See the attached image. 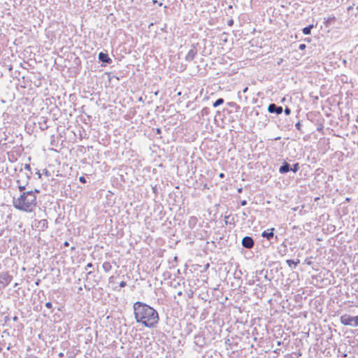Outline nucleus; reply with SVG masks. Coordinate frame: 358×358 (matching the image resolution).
<instances>
[{
	"mask_svg": "<svg viewBox=\"0 0 358 358\" xmlns=\"http://www.w3.org/2000/svg\"><path fill=\"white\" fill-rule=\"evenodd\" d=\"M134 317L137 323L148 328L156 327L159 320L158 312L150 306L141 301L133 305Z\"/></svg>",
	"mask_w": 358,
	"mask_h": 358,
	"instance_id": "nucleus-1",
	"label": "nucleus"
},
{
	"mask_svg": "<svg viewBox=\"0 0 358 358\" xmlns=\"http://www.w3.org/2000/svg\"><path fill=\"white\" fill-rule=\"evenodd\" d=\"M13 204L19 210L31 213L37 205L36 195L32 190L22 192L17 197H13Z\"/></svg>",
	"mask_w": 358,
	"mask_h": 358,
	"instance_id": "nucleus-2",
	"label": "nucleus"
},
{
	"mask_svg": "<svg viewBox=\"0 0 358 358\" xmlns=\"http://www.w3.org/2000/svg\"><path fill=\"white\" fill-rule=\"evenodd\" d=\"M340 321L343 325L355 327L358 326V315L352 317L348 314H344L341 316Z\"/></svg>",
	"mask_w": 358,
	"mask_h": 358,
	"instance_id": "nucleus-3",
	"label": "nucleus"
},
{
	"mask_svg": "<svg viewBox=\"0 0 358 358\" xmlns=\"http://www.w3.org/2000/svg\"><path fill=\"white\" fill-rule=\"evenodd\" d=\"M31 174H32V172L27 173V172L24 171L22 170V169H21L20 170L19 173L17 174V178L16 182L17 183V185H27L29 184Z\"/></svg>",
	"mask_w": 358,
	"mask_h": 358,
	"instance_id": "nucleus-4",
	"label": "nucleus"
},
{
	"mask_svg": "<svg viewBox=\"0 0 358 358\" xmlns=\"http://www.w3.org/2000/svg\"><path fill=\"white\" fill-rule=\"evenodd\" d=\"M322 272L319 275L315 274V280H316L315 286L322 287L327 285L330 283V279L328 277H325L326 275H329V272L326 270L324 271L323 277L321 276Z\"/></svg>",
	"mask_w": 358,
	"mask_h": 358,
	"instance_id": "nucleus-5",
	"label": "nucleus"
},
{
	"mask_svg": "<svg viewBox=\"0 0 358 358\" xmlns=\"http://www.w3.org/2000/svg\"><path fill=\"white\" fill-rule=\"evenodd\" d=\"M13 280V276L8 272L0 273V289L5 288Z\"/></svg>",
	"mask_w": 358,
	"mask_h": 358,
	"instance_id": "nucleus-6",
	"label": "nucleus"
},
{
	"mask_svg": "<svg viewBox=\"0 0 358 358\" xmlns=\"http://www.w3.org/2000/svg\"><path fill=\"white\" fill-rule=\"evenodd\" d=\"M242 245L247 249H251L255 245V241L251 236H246L242 239Z\"/></svg>",
	"mask_w": 358,
	"mask_h": 358,
	"instance_id": "nucleus-7",
	"label": "nucleus"
},
{
	"mask_svg": "<svg viewBox=\"0 0 358 358\" xmlns=\"http://www.w3.org/2000/svg\"><path fill=\"white\" fill-rule=\"evenodd\" d=\"M268 111L270 113L281 114L282 112V107L278 106L275 103H271L268 106Z\"/></svg>",
	"mask_w": 358,
	"mask_h": 358,
	"instance_id": "nucleus-8",
	"label": "nucleus"
},
{
	"mask_svg": "<svg viewBox=\"0 0 358 358\" xmlns=\"http://www.w3.org/2000/svg\"><path fill=\"white\" fill-rule=\"evenodd\" d=\"M197 54V50H196L194 45H192V48L188 51L187 54L185 56V61L191 62L192 61L195 56Z\"/></svg>",
	"mask_w": 358,
	"mask_h": 358,
	"instance_id": "nucleus-9",
	"label": "nucleus"
},
{
	"mask_svg": "<svg viewBox=\"0 0 358 358\" xmlns=\"http://www.w3.org/2000/svg\"><path fill=\"white\" fill-rule=\"evenodd\" d=\"M99 60L103 63L110 64L112 63V59L109 57L107 53H104L103 52H99L98 55Z\"/></svg>",
	"mask_w": 358,
	"mask_h": 358,
	"instance_id": "nucleus-10",
	"label": "nucleus"
},
{
	"mask_svg": "<svg viewBox=\"0 0 358 358\" xmlns=\"http://www.w3.org/2000/svg\"><path fill=\"white\" fill-rule=\"evenodd\" d=\"M289 171H291V166L289 163L286 162H285L279 169V172L280 173H286Z\"/></svg>",
	"mask_w": 358,
	"mask_h": 358,
	"instance_id": "nucleus-11",
	"label": "nucleus"
},
{
	"mask_svg": "<svg viewBox=\"0 0 358 358\" xmlns=\"http://www.w3.org/2000/svg\"><path fill=\"white\" fill-rule=\"evenodd\" d=\"M273 231H274V228H271V229L264 231L262 232V236L267 238L268 240H270L271 238L273 237Z\"/></svg>",
	"mask_w": 358,
	"mask_h": 358,
	"instance_id": "nucleus-12",
	"label": "nucleus"
},
{
	"mask_svg": "<svg viewBox=\"0 0 358 358\" xmlns=\"http://www.w3.org/2000/svg\"><path fill=\"white\" fill-rule=\"evenodd\" d=\"M38 227H40L42 230H44L48 228V221L47 220H41L38 222Z\"/></svg>",
	"mask_w": 358,
	"mask_h": 358,
	"instance_id": "nucleus-13",
	"label": "nucleus"
},
{
	"mask_svg": "<svg viewBox=\"0 0 358 358\" xmlns=\"http://www.w3.org/2000/svg\"><path fill=\"white\" fill-rule=\"evenodd\" d=\"M286 263L292 269V268H294L296 266V265L299 263V260L297 259L296 262H294L292 259H287L286 261Z\"/></svg>",
	"mask_w": 358,
	"mask_h": 358,
	"instance_id": "nucleus-14",
	"label": "nucleus"
},
{
	"mask_svg": "<svg viewBox=\"0 0 358 358\" xmlns=\"http://www.w3.org/2000/svg\"><path fill=\"white\" fill-rule=\"evenodd\" d=\"M102 268L105 272H108L112 269V265L108 262H105L103 265Z\"/></svg>",
	"mask_w": 358,
	"mask_h": 358,
	"instance_id": "nucleus-15",
	"label": "nucleus"
},
{
	"mask_svg": "<svg viewBox=\"0 0 358 358\" xmlns=\"http://www.w3.org/2000/svg\"><path fill=\"white\" fill-rule=\"evenodd\" d=\"M313 28V24H310V25H308V27H304V28L303 29V33L304 34H306V35H307V34H310V32H311V29H312Z\"/></svg>",
	"mask_w": 358,
	"mask_h": 358,
	"instance_id": "nucleus-16",
	"label": "nucleus"
},
{
	"mask_svg": "<svg viewBox=\"0 0 358 358\" xmlns=\"http://www.w3.org/2000/svg\"><path fill=\"white\" fill-rule=\"evenodd\" d=\"M224 101L222 98H219L213 103V106L214 108L218 107L219 106L222 105L224 103Z\"/></svg>",
	"mask_w": 358,
	"mask_h": 358,
	"instance_id": "nucleus-17",
	"label": "nucleus"
},
{
	"mask_svg": "<svg viewBox=\"0 0 358 358\" xmlns=\"http://www.w3.org/2000/svg\"><path fill=\"white\" fill-rule=\"evenodd\" d=\"M27 186V185H18V189H19L20 192L21 193H22V192H26L25 189H26Z\"/></svg>",
	"mask_w": 358,
	"mask_h": 358,
	"instance_id": "nucleus-18",
	"label": "nucleus"
},
{
	"mask_svg": "<svg viewBox=\"0 0 358 358\" xmlns=\"http://www.w3.org/2000/svg\"><path fill=\"white\" fill-rule=\"evenodd\" d=\"M24 170H26L27 173H30L31 172V167H30V164H24Z\"/></svg>",
	"mask_w": 358,
	"mask_h": 358,
	"instance_id": "nucleus-19",
	"label": "nucleus"
},
{
	"mask_svg": "<svg viewBox=\"0 0 358 358\" xmlns=\"http://www.w3.org/2000/svg\"><path fill=\"white\" fill-rule=\"evenodd\" d=\"M299 169V164H295L294 165V167L293 168H291V171H292L294 173H296Z\"/></svg>",
	"mask_w": 358,
	"mask_h": 358,
	"instance_id": "nucleus-20",
	"label": "nucleus"
},
{
	"mask_svg": "<svg viewBox=\"0 0 358 358\" xmlns=\"http://www.w3.org/2000/svg\"><path fill=\"white\" fill-rule=\"evenodd\" d=\"M45 306L48 309H51L52 307V303L50 301L47 302Z\"/></svg>",
	"mask_w": 358,
	"mask_h": 358,
	"instance_id": "nucleus-21",
	"label": "nucleus"
},
{
	"mask_svg": "<svg viewBox=\"0 0 358 358\" xmlns=\"http://www.w3.org/2000/svg\"><path fill=\"white\" fill-rule=\"evenodd\" d=\"M285 113L287 115H289L291 113V109L288 107H286L285 109Z\"/></svg>",
	"mask_w": 358,
	"mask_h": 358,
	"instance_id": "nucleus-22",
	"label": "nucleus"
},
{
	"mask_svg": "<svg viewBox=\"0 0 358 358\" xmlns=\"http://www.w3.org/2000/svg\"><path fill=\"white\" fill-rule=\"evenodd\" d=\"M79 181L81 182V183H85L86 182V179L84 176H80L79 178Z\"/></svg>",
	"mask_w": 358,
	"mask_h": 358,
	"instance_id": "nucleus-23",
	"label": "nucleus"
},
{
	"mask_svg": "<svg viewBox=\"0 0 358 358\" xmlns=\"http://www.w3.org/2000/svg\"><path fill=\"white\" fill-rule=\"evenodd\" d=\"M126 285H127V283H126V282H125V281H122V282H120V287H124Z\"/></svg>",
	"mask_w": 358,
	"mask_h": 358,
	"instance_id": "nucleus-24",
	"label": "nucleus"
},
{
	"mask_svg": "<svg viewBox=\"0 0 358 358\" xmlns=\"http://www.w3.org/2000/svg\"><path fill=\"white\" fill-rule=\"evenodd\" d=\"M306 45L305 44H300L299 46V48L301 50H304L306 48Z\"/></svg>",
	"mask_w": 358,
	"mask_h": 358,
	"instance_id": "nucleus-25",
	"label": "nucleus"
},
{
	"mask_svg": "<svg viewBox=\"0 0 358 358\" xmlns=\"http://www.w3.org/2000/svg\"><path fill=\"white\" fill-rule=\"evenodd\" d=\"M93 267V264L92 263H88L85 267V270H87V268H90Z\"/></svg>",
	"mask_w": 358,
	"mask_h": 358,
	"instance_id": "nucleus-26",
	"label": "nucleus"
},
{
	"mask_svg": "<svg viewBox=\"0 0 358 358\" xmlns=\"http://www.w3.org/2000/svg\"><path fill=\"white\" fill-rule=\"evenodd\" d=\"M247 204V201L246 200H243L241 202V205L242 206H245Z\"/></svg>",
	"mask_w": 358,
	"mask_h": 358,
	"instance_id": "nucleus-27",
	"label": "nucleus"
},
{
	"mask_svg": "<svg viewBox=\"0 0 358 358\" xmlns=\"http://www.w3.org/2000/svg\"><path fill=\"white\" fill-rule=\"evenodd\" d=\"M36 174L38 175V178H41V173H40L39 170H37V171L36 172Z\"/></svg>",
	"mask_w": 358,
	"mask_h": 358,
	"instance_id": "nucleus-28",
	"label": "nucleus"
},
{
	"mask_svg": "<svg viewBox=\"0 0 358 358\" xmlns=\"http://www.w3.org/2000/svg\"><path fill=\"white\" fill-rule=\"evenodd\" d=\"M248 90V87H245L243 90V93H246Z\"/></svg>",
	"mask_w": 358,
	"mask_h": 358,
	"instance_id": "nucleus-29",
	"label": "nucleus"
},
{
	"mask_svg": "<svg viewBox=\"0 0 358 358\" xmlns=\"http://www.w3.org/2000/svg\"><path fill=\"white\" fill-rule=\"evenodd\" d=\"M233 23H234L233 20H229V21L228 22V24H229V26L232 25V24H233Z\"/></svg>",
	"mask_w": 358,
	"mask_h": 358,
	"instance_id": "nucleus-30",
	"label": "nucleus"
},
{
	"mask_svg": "<svg viewBox=\"0 0 358 358\" xmlns=\"http://www.w3.org/2000/svg\"><path fill=\"white\" fill-rule=\"evenodd\" d=\"M32 191L34 192V195H36V193H39V190L37 189L32 190Z\"/></svg>",
	"mask_w": 358,
	"mask_h": 358,
	"instance_id": "nucleus-31",
	"label": "nucleus"
},
{
	"mask_svg": "<svg viewBox=\"0 0 358 358\" xmlns=\"http://www.w3.org/2000/svg\"><path fill=\"white\" fill-rule=\"evenodd\" d=\"M8 320H9V317H8V316H6V317H4V321H5V322H8Z\"/></svg>",
	"mask_w": 358,
	"mask_h": 358,
	"instance_id": "nucleus-32",
	"label": "nucleus"
},
{
	"mask_svg": "<svg viewBox=\"0 0 358 358\" xmlns=\"http://www.w3.org/2000/svg\"><path fill=\"white\" fill-rule=\"evenodd\" d=\"M64 245L65 247H67V246H69V243L67 241H65V242H64Z\"/></svg>",
	"mask_w": 358,
	"mask_h": 358,
	"instance_id": "nucleus-33",
	"label": "nucleus"
},
{
	"mask_svg": "<svg viewBox=\"0 0 358 358\" xmlns=\"http://www.w3.org/2000/svg\"><path fill=\"white\" fill-rule=\"evenodd\" d=\"M17 319H18V318H17V316H15V317H13V321H17Z\"/></svg>",
	"mask_w": 358,
	"mask_h": 358,
	"instance_id": "nucleus-34",
	"label": "nucleus"
},
{
	"mask_svg": "<svg viewBox=\"0 0 358 358\" xmlns=\"http://www.w3.org/2000/svg\"><path fill=\"white\" fill-rule=\"evenodd\" d=\"M182 294V292L181 291L178 292V296H181Z\"/></svg>",
	"mask_w": 358,
	"mask_h": 358,
	"instance_id": "nucleus-35",
	"label": "nucleus"
},
{
	"mask_svg": "<svg viewBox=\"0 0 358 358\" xmlns=\"http://www.w3.org/2000/svg\"><path fill=\"white\" fill-rule=\"evenodd\" d=\"M39 282H40V280H38L36 282V285H39Z\"/></svg>",
	"mask_w": 358,
	"mask_h": 358,
	"instance_id": "nucleus-36",
	"label": "nucleus"
},
{
	"mask_svg": "<svg viewBox=\"0 0 358 358\" xmlns=\"http://www.w3.org/2000/svg\"><path fill=\"white\" fill-rule=\"evenodd\" d=\"M331 21H334V18L329 19V20H328V22H330Z\"/></svg>",
	"mask_w": 358,
	"mask_h": 358,
	"instance_id": "nucleus-37",
	"label": "nucleus"
},
{
	"mask_svg": "<svg viewBox=\"0 0 358 358\" xmlns=\"http://www.w3.org/2000/svg\"><path fill=\"white\" fill-rule=\"evenodd\" d=\"M45 174L47 175V176L48 175V171L46 169H45Z\"/></svg>",
	"mask_w": 358,
	"mask_h": 358,
	"instance_id": "nucleus-38",
	"label": "nucleus"
},
{
	"mask_svg": "<svg viewBox=\"0 0 358 358\" xmlns=\"http://www.w3.org/2000/svg\"><path fill=\"white\" fill-rule=\"evenodd\" d=\"M220 178H223V177H224V173H221L220 174Z\"/></svg>",
	"mask_w": 358,
	"mask_h": 358,
	"instance_id": "nucleus-39",
	"label": "nucleus"
},
{
	"mask_svg": "<svg viewBox=\"0 0 358 358\" xmlns=\"http://www.w3.org/2000/svg\"><path fill=\"white\" fill-rule=\"evenodd\" d=\"M17 286H18V283H17V282L15 283L14 285H13L14 287H17Z\"/></svg>",
	"mask_w": 358,
	"mask_h": 358,
	"instance_id": "nucleus-40",
	"label": "nucleus"
},
{
	"mask_svg": "<svg viewBox=\"0 0 358 358\" xmlns=\"http://www.w3.org/2000/svg\"><path fill=\"white\" fill-rule=\"evenodd\" d=\"M299 125H300L299 122H298V123H296V127L297 128H299Z\"/></svg>",
	"mask_w": 358,
	"mask_h": 358,
	"instance_id": "nucleus-41",
	"label": "nucleus"
},
{
	"mask_svg": "<svg viewBox=\"0 0 358 358\" xmlns=\"http://www.w3.org/2000/svg\"><path fill=\"white\" fill-rule=\"evenodd\" d=\"M59 357H63V356H64V354H63L62 352H60V353L59 354Z\"/></svg>",
	"mask_w": 358,
	"mask_h": 358,
	"instance_id": "nucleus-42",
	"label": "nucleus"
},
{
	"mask_svg": "<svg viewBox=\"0 0 358 358\" xmlns=\"http://www.w3.org/2000/svg\"><path fill=\"white\" fill-rule=\"evenodd\" d=\"M238 192H242V188H239V189H238Z\"/></svg>",
	"mask_w": 358,
	"mask_h": 358,
	"instance_id": "nucleus-43",
	"label": "nucleus"
},
{
	"mask_svg": "<svg viewBox=\"0 0 358 358\" xmlns=\"http://www.w3.org/2000/svg\"><path fill=\"white\" fill-rule=\"evenodd\" d=\"M91 273H92V271H89V272L87 273V275H90Z\"/></svg>",
	"mask_w": 358,
	"mask_h": 358,
	"instance_id": "nucleus-44",
	"label": "nucleus"
},
{
	"mask_svg": "<svg viewBox=\"0 0 358 358\" xmlns=\"http://www.w3.org/2000/svg\"><path fill=\"white\" fill-rule=\"evenodd\" d=\"M113 276L110 277V278H109L110 282H111V280L113 279Z\"/></svg>",
	"mask_w": 358,
	"mask_h": 358,
	"instance_id": "nucleus-45",
	"label": "nucleus"
},
{
	"mask_svg": "<svg viewBox=\"0 0 358 358\" xmlns=\"http://www.w3.org/2000/svg\"><path fill=\"white\" fill-rule=\"evenodd\" d=\"M321 129H322V128H321V127H318V128H317V130H319V131H320V130H321Z\"/></svg>",
	"mask_w": 358,
	"mask_h": 358,
	"instance_id": "nucleus-46",
	"label": "nucleus"
},
{
	"mask_svg": "<svg viewBox=\"0 0 358 358\" xmlns=\"http://www.w3.org/2000/svg\"><path fill=\"white\" fill-rule=\"evenodd\" d=\"M278 345H280V341H278Z\"/></svg>",
	"mask_w": 358,
	"mask_h": 358,
	"instance_id": "nucleus-47",
	"label": "nucleus"
},
{
	"mask_svg": "<svg viewBox=\"0 0 358 358\" xmlns=\"http://www.w3.org/2000/svg\"><path fill=\"white\" fill-rule=\"evenodd\" d=\"M357 9H358V6H357Z\"/></svg>",
	"mask_w": 358,
	"mask_h": 358,
	"instance_id": "nucleus-48",
	"label": "nucleus"
}]
</instances>
